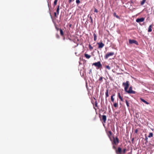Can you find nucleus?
Returning a JSON list of instances; mask_svg holds the SVG:
<instances>
[{
	"mask_svg": "<svg viewBox=\"0 0 154 154\" xmlns=\"http://www.w3.org/2000/svg\"><path fill=\"white\" fill-rule=\"evenodd\" d=\"M94 41H96L97 39V35L96 34L94 33Z\"/></svg>",
	"mask_w": 154,
	"mask_h": 154,
	"instance_id": "nucleus-18",
	"label": "nucleus"
},
{
	"mask_svg": "<svg viewBox=\"0 0 154 154\" xmlns=\"http://www.w3.org/2000/svg\"><path fill=\"white\" fill-rule=\"evenodd\" d=\"M153 133H150L149 134L148 136V137L149 138L153 136Z\"/></svg>",
	"mask_w": 154,
	"mask_h": 154,
	"instance_id": "nucleus-22",
	"label": "nucleus"
},
{
	"mask_svg": "<svg viewBox=\"0 0 154 154\" xmlns=\"http://www.w3.org/2000/svg\"><path fill=\"white\" fill-rule=\"evenodd\" d=\"M113 141L112 142V145L115 144V145H117L119 142V140L117 137H113Z\"/></svg>",
	"mask_w": 154,
	"mask_h": 154,
	"instance_id": "nucleus-1",
	"label": "nucleus"
},
{
	"mask_svg": "<svg viewBox=\"0 0 154 154\" xmlns=\"http://www.w3.org/2000/svg\"><path fill=\"white\" fill-rule=\"evenodd\" d=\"M89 49L91 50L93 49V47L91 46V45L90 44L89 45Z\"/></svg>",
	"mask_w": 154,
	"mask_h": 154,
	"instance_id": "nucleus-25",
	"label": "nucleus"
},
{
	"mask_svg": "<svg viewBox=\"0 0 154 154\" xmlns=\"http://www.w3.org/2000/svg\"><path fill=\"white\" fill-rule=\"evenodd\" d=\"M122 85L124 86L125 91H127L129 85V82L127 81L126 82H123L122 84Z\"/></svg>",
	"mask_w": 154,
	"mask_h": 154,
	"instance_id": "nucleus-2",
	"label": "nucleus"
},
{
	"mask_svg": "<svg viewBox=\"0 0 154 154\" xmlns=\"http://www.w3.org/2000/svg\"><path fill=\"white\" fill-rule=\"evenodd\" d=\"M91 22L92 23H93V19H92V18H91Z\"/></svg>",
	"mask_w": 154,
	"mask_h": 154,
	"instance_id": "nucleus-40",
	"label": "nucleus"
},
{
	"mask_svg": "<svg viewBox=\"0 0 154 154\" xmlns=\"http://www.w3.org/2000/svg\"><path fill=\"white\" fill-rule=\"evenodd\" d=\"M113 106L115 107H117L118 106V104L117 103H115L113 104Z\"/></svg>",
	"mask_w": 154,
	"mask_h": 154,
	"instance_id": "nucleus-28",
	"label": "nucleus"
},
{
	"mask_svg": "<svg viewBox=\"0 0 154 154\" xmlns=\"http://www.w3.org/2000/svg\"><path fill=\"white\" fill-rule=\"evenodd\" d=\"M102 119L104 123H105L106 120V116L103 115Z\"/></svg>",
	"mask_w": 154,
	"mask_h": 154,
	"instance_id": "nucleus-11",
	"label": "nucleus"
},
{
	"mask_svg": "<svg viewBox=\"0 0 154 154\" xmlns=\"http://www.w3.org/2000/svg\"><path fill=\"white\" fill-rule=\"evenodd\" d=\"M56 29H57V30H58V29H58L57 27H56Z\"/></svg>",
	"mask_w": 154,
	"mask_h": 154,
	"instance_id": "nucleus-47",
	"label": "nucleus"
},
{
	"mask_svg": "<svg viewBox=\"0 0 154 154\" xmlns=\"http://www.w3.org/2000/svg\"><path fill=\"white\" fill-rule=\"evenodd\" d=\"M113 15L114 16L116 17L117 18H119V17L117 15H116V12H114L113 13Z\"/></svg>",
	"mask_w": 154,
	"mask_h": 154,
	"instance_id": "nucleus-21",
	"label": "nucleus"
},
{
	"mask_svg": "<svg viewBox=\"0 0 154 154\" xmlns=\"http://www.w3.org/2000/svg\"><path fill=\"white\" fill-rule=\"evenodd\" d=\"M145 140L146 141H147L148 138L147 137H146Z\"/></svg>",
	"mask_w": 154,
	"mask_h": 154,
	"instance_id": "nucleus-39",
	"label": "nucleus"
},
{
	"mask_svg": "<svg viewBox=\"0 0 154 154\" xmlns=\"http://www.w3.org/2000/svg\"><path fill=\"white\" fill-rule=\"evenodd\" d=\"M121 1L122 2V3L123 4L125 2V1L124 2L123 1H122V0H121Z\"/></svg>",
	"mask_w": 154,
	"mask_h": 154,
	"instance_id": "nucleus-44",
	"label": "nucleus"
},
{
	"mask_svg": "<svg viewBox=\"0 0 154 154\" xmlns=\"http://www.w3.org/2000/svg\"><path fill=\"white\" fill-rule=\"evenodd\" d=\"M97 44L98 45V48H101L104 46V45L102 42L97 43Z\"/></svg>",
	"mask_w": 154,
	"mask_h": 154,
	"instance_id": "nucleus-8",
	"label": "nucleus"
},
{
	"mask_svg": "<svg viewBox=\"0 0 154 154\" xmlns=\"http://www.w3.org/2000/svg\"><path fill=\"white\" fill-rule=\"evenodd\" d=\"M73 1H74V0H69V2L70 3L71 2Z\"/></svg>",
	"mask_w": 154,
	"mask_h": 154,
	"instance_id": "nucleus-38",
	"label": "nucleus"
},
{
	"mask_svg": "<svg viewBox=\"0 0 154 154\" xmlns=\"http://www.w3.org/2000/svg\"><path fill=\"white\" fill-rule=\"evenodd\" d=\"M138 132V130H137V129H136L135 131V133L137 134V133Z\"/></svg>",
	"mask_w": 154,
	"mask_h": 154,
	"instance_id": "nucleus-36",
	"label": "nucleus"
},
{
	"mask_svg": "<svg viewBox=\"0 0 154 154\" xmlns=\"http://www.w3.org/2000/svg\"><path fill=\"white\" fill-rule=\"evenodd\" d=\"M114 54L113 52H109L107 53L104 56L105 59H107L109 56H113Z\"/></svg>",
	"mask_w": 154,
	"mask_h": 154,
	"instance_id": "nucleus-5",
	"label": "nucleus"
},
{
	"mask_svg": "<svg viewBox=\"0 0 154 154\" xmlns=\"http://www.w3.org/2000/svg\"><path fill=\"white\" fill-rule=\"evenodd\" d=\"M118 97L122 101H123V99L122 97L120 96V94L119 93H118Z\"/></svg>",
	"mask_w": 154,
	"mask_h": 154,
	"instance_id": "nucleus-20",
	"label": "nucleus"
},
{
	"mask_svg": "<svg viewBox=\"0 0 154 154\" xmlns=\"http://www.w3.org/2000/svg\"><path fill=\"white\" fill-rule=\"evenodd\" d=\"M153 26V24H152V25H149V27L148 28V32H152V28Z\"/></svg>",
	"mask_w": 154,
	"mask_h": 154,
	"instance_id": "nucleus-12",
	"label": "nucleus"
},
{
	"mask_svg": "<svg viewBox=\"0 0 154 154\" xmlns=\"http://www.w3.org/2000/svg\"><path fill=\"white\" fill-rule=\"evenodd\" d=\"M129 43L131 44H135L137 45H138V42L136 40H131L130 39L129 40Z\"/></svg>",
	"mask_w": 154,
	"mask_h": 154,
	"instance_id": "nucleus-6",
	"label": "nucleus"
},
{
	"mask_svg": "<svg viewBox=\"0 0 154 154\" xmlns=\"http://www.w3.org/2000/svg\"><path fill=\"white\" fill-rule=\"evenodd\" d=\"M106 98L109 97V90L107 89L106 90Z\"/></svg>",
	"mask_w": 154,
	"mask_h": 154,
	"instance_id": "nucleus-16",
	"label": "nucleus"
},
{
	"mask_svg": "<svg viewBox=\"0 0 154 154\" xmlns=\"http://www.w3.org/2000/svg\"><path fill=\"white\" fill-rule=\"evenodd\" d=\"M132 88L131 86L130 87L129 90L125 91L127 92L128 94H135L136 93V92L134 91H133L132 90Z\"/></svg>",
	"mask_w": 154,
	"mask_h": 154,
	"instance_id": "nucleus-4",
	"label": "nucleus"
},
{
	"mask_svg": "<svg viewBox=\"0 0 154 154\" xmlns=\"http://www.w3.org/2000/svg\"><path fill=\"white\" fill-rule=\"evenodd\" d=\"M104 122H103V125L104 126H105V124H104Z\"/></svg>",
	"mask_w": 154,
	"mask_h": 154,
	"instance_id": "nucleus-46",
	"label": "nucleus"
},
{
	"mask_svg": "<svg viewBox=\"0 0 154 154\" xmlns=\"http://www.w3.org/2000/svg\"><path fill=\"white\" fill-rule=\"evenodd\" d=\"M130 2H131V3H132V4H133L134 3L133 2V1H131Z\"/></svg>",
	"mask_w": 154,
	"mask_h": 154,
	"instance_id": "nucleus-41",
	"label": "nucleus"
},
{
	"mask_svg": "<svg viewBox=\"0 0 154 154\" xmlns=\"http://www.w3.org/2000/svg\"><path fill=\"white\" fill-rule=\"evenodd\" d=\"M106 131L108 136L110 138V140H111L110 137L112 135V132L111 131H107L106 130Z\"/></svg>",
	"mask_w": 154,
	"mask_h": 154,
	"instance_id": "nucleus-10",
	"label": "nucleus"
},
{
	"mask_svg": "<svg viewBox=\"0 0 154 154\" xmlns=\"http://www.w3.org/2000/svg\"><path fill=\"white\" fill-rule=\"evenodd\" d=\"M58 0H54V4H53V6L55 7L57 3Z\"/></svg>",
	"mask_w": 154,
	"mask_h": 154,
	"instance_id": "nucleus-17",
	"label": "nucleus"
},
{
	"mask_svg": "<svg viewBox=\"0 0 154 154\" xmlns=\"http://www.w3.org/2000/svg\"><path fill=\"white\" fill-rule=\"evenodd\" d=\"M85 57L88 59L90 58L91 57V55H88V54L86 53H85L84 54Z\"/></svg>",
	"mask_w": 154,
	"mask_h": 154,
	"instance_id": "nucleus-13",
	"label": "nucleus"
},
{
	"mask_svg": "<svg viewBox=\"0 0 154 154\" xmlns=\"http://www.w3.org/2000/svg\"><path fill=\"white\" fill-rule=\"evenodd\" d=\"M126 149H125V148L123 150V153L124 154L125 153V152H126Z\"/></svg>",
	"mask_w": 154,
	"mask_h": 154,
	"instance_id": "nucleus-32",
	"label": "nucleus"
},
{
	"mask_svg": "<svg viewBox=\"0 0 154 154\" xmlns=\"http://www.w3.org/2000/svg\"><path fill=\"white\" fill-rule=\"evenodd\" d=\"M113 146H112V148L114 149H115V152H116V151H117V150L118 149H118H116V147L114 145H113Z\"/></svg>",
	"mask_w": 154,
	"mask_h": 154,
	"instance_id": "nucleus-19",
	"label": "nucleus"
},
{
	"mask_svg": "<svg viewBox=\"0 0 154 154\" xmlns=\"http://www.w3.org/2000/svg\"><path fill=\"white\" fill-rule=\"evenodd\" d=\"M144 20V18L143 17H142L140 18H137L136 20V21L137 23L142 22Z\"/></svg>",
	"mask_w": 154,
	"mask_h": 154,
	"instance_id": "nucleus-9",
	"label": "nucleus"
},
{
	"mask_svg": "<svg viewBox=\"0 0 154 154\" xmlns=\"http://www.w3.org/2000/svg\"><path fill=\"white\" fill-rule=\"evenodd\" d=\"M72 26V24H70L69 25V26L70 27H71V26Z\"/></svg>",
	"mask_w": 154,
	"mask_h": 154,
	"instance_id": "nucleus-43",
	"label": "nucleus"
},
{
	"mask_svg": "<svg viewBox=\"0 0 154 154\" xmlns=\"http://www.w3.org/2000/svg\"><path fill=\"white\" fill-rule=\"evenodd\" d=\"M54 15L55 17H56L57 16V15H58V14H57V13L54 12Z\"/></svg>",
	"mask_w": 154,
	"mask_h": 154,
	"instance_id": "nucleus-35",
	"label": "nucleus"
},
{
	"mask_svg": "<svg viewBox=\"0 0 154 154\" xmlns=\"http://www.w3.org/2000/svg\"><path fill=\"white\" fill-rule=\"evenodd\" d=\"M60 34L61 35L63 36V31L61 29H60Z\"/></svg>",
	"mask_w": 154,
	"mask_h": 154,
	"instance_id": "nucleus-26",
	"label": "nucleus"
},
{
	"mask_svg": "<svg viewBox=\"0 0 154 154\" xmlns=\"http://www.w3.org/2000/svg\"><path fill=\"white\" fill-rule=\"evenodd\" d=\"M106 68L108 69L109 70H110V67L109 66H105Z\"/></svg>",
	"mask_w": 154,
	"mask_h": 154,
	"instance_id": "nucleus-30",
	"label": "nucleus"
},
{
	"mask_svg": "<svg viewBox=\"0 0 154 154\" xmlns=\"http://www.w3.org/2000/svg\"><path fill=\"white\" fill-rule=\"evenodd\" d=\"M59 5H58L57 10V14H59Z\"/></svg>",
	"mask_w": 154,
	"mask_h": 154,
	"instance_id": "nucleus-23",
	"label": "nucleus"
},
{
	"mask_svg": "<svg viewBox=\"0 0 154 154\" xmlns=\"http://www.w3.org/2000/svg\"><path fill=\"white\" fill-rule=\"evenodd\" d=\"M90 18L91 19V18H92V17H90Z\"/></svg>",
	"mask_w": 154,
	"mask_h": 154,
	"instance_id": "nucleus-48",
	"label": "nucleus"
},
{
	"mask_svg": "<svg viewBox=\"0 0 154 154\" xmlns=\"http://www.w3.org/2000/svg\"><path fill=\"white\" fill-rule=\"evenodd\" d=\"M56 36L57 37V38H59V35H58L57 34H56Z\"/></svg>",
	"mask_w": 154,
	"mask_h": 154,
	"instance_id": "nucleus-37",
	"label": "nucleus"
},
{
	"mask_svg": "<svg viewBox=\"0 0 154 154\" xmlns=\"http://www.w3.org/2000/svg\"><path fill=\"white\" fill-rule=\"evenodd\" d=\"M122 148L120 147H118V149L116 151V154H122ZM131 152H129L128 154H131Z\"/></svg>",
	"mask_w": 154,
	"mask_h": 154,
	"instance_id": "nucleus-7",
	"label": "nucleus"
},
{
	"mask_svg": "<svg viewBox=\"0 0 154 154\" xmlns=\"http://www.w3.org/2000/svg\"><path fill=\"white\" fill-rule=\"evenodd\" d=\"M125 102L126 103V104L127 105V106L128 107L129 106V103L128 101L127 100H125Z\"/></svg>",
	"mask_w": 154,
	"mask_h": 154,
	"instance_id": "nucleus-29",
	"label": "nucleus"
},
{
	"mask_svg": "<svg viewBox=\"0 0 154 154\" xmlns=\"http://www.w3.org/2000/svg\"><path fill=\"white\" fill-rule=\"evenodd\" d=\"M76 3L77 4H79L80 3V0H76Z\"/></svg>",
	"mask_w": 154,
	"mask_h": 154,
	"instance_id": "nucleus-34",
	"label": "nucleus"
},
{
	"mask_svg": "<svg viewBox=\"0 0 154 154\" xmlns=\"http://www.w3.org/2000/svg\"><path fill=\"white\" fill-rule=\"evenodd\" d=\"M90 71V72H91L92 70L91 69H90L89 70Z\"/></svg>",
	"mask_w": 154,
	"mask_h": 154,
	"instance_id": "nucleus-42",
	"label": "nucleus"
},
{
	"mask_svg": "<svg viewBox=\"0 0 154 154\" xmlns=\"http://www.w3.org/2000/svg\"><path fill=\"white\" fill-rule=\"evenodd\" d=\"M146 0H143L142 1V2H141V5H143L144 4L145 2H146Z\"/></svg>",
	"mask_w": 154,
	"mask_h": 154,
	"instance_id": "nucleus-24",
	"label": "nucleus"
},
{
	"mask_svg": "<svg viewBox=\"0 0 154 154\" xmlns=\"http://www.w3.org/2000/svg\"><path fill=\"white\" fill-rule=\"evenodd\" d=\"M134 138H133V139H132V141H133V140H134Z\"/></svg>",
	"mask_w": 154,
	"mask_h": 154,
	"instance_id": "nucleus-45",
	"label": "nucleus"
},
{
	"mask_svg": "<svg viewBox=\"0 0 154 154\" xmlns=\"http://www.w3.org/2000/svg\"><path fill=\"white\" fill-rule=\"evenodd\" d=\"M94 105L96 107H98L97 106V100H96L95 102Z\"/></svg>",
	"mask_w": 154,
	"mask_h": 154,
	"instance_id": "nucleus-27",
	"label": "nucleus"
},
{
	"mask_svg": "<svg viewBox=\"0 0 154 154\" xmlns=\"http://www.w3.org/2000/svg\"><path fill=\"white\" fill-rule=\"evenodd\" d=\"M115 96V94H113L111 97V100L112 102H114V99L113 98V97Z\"/></svg>",
	"mask_w": 154,
	"mask_h": 154,
	"instance_id": "nucleus-15",
	"label": "nucleus"
},
{
	"mask_svg": "<svg viewBox=\"0 0 154 154\" xmlns=\"http://www.w3.org/2000/svg\"><path fill=\"white\" fill-rule=\"evenodd\" d=\"M103 79V77H100V78L99 79V80L101 82H102L103 81V80H102Z\"/></svg>",
	"mask_w": 154,
	"mask_h": 154,
	"instance_id": "nucleus-31",
	"label": "nucleus"
},
{
	"mask_svg": "<svg viewBox=\"0 0 154 154\" xmlns=\"http://www.w3.org/2000/svg\"><path fill=\"white\" fill-rule=\"evenodd\" d=\"M140 99L144 103L146 104H149V103L147 102L145 100H144L142 98H140Z\"/></svg>",
	"mask_w": 154,
	"mask_h": 154,
	"instance_id": "nucleus-14",
	"label": "nucleus"
},
{
	"mask_svg": "<svg viewBox=\"0 0 154 154\" xmlns=\"http://www.w3.org/2000/svg\"><path fill=\"white\" fill-rule=\"evenodd\" d=\"M94 12H96V13H97L98 12V10L96 8H94Z\"/></svg>",
	"mask_w": 154,
	"mask_h": 154,
	"instance_id": "nucleus-33",
	"label": "nucleus"
},
{
	"mask_svg": "<svg viewBox=\"0 0 154 154\" xmlns=\"http://www.w3.org/2000/svg\"><path fill=\"white\" fill-rule=\"evenodd\" d=\"M93 65H94L96 67H97L98 69L100 68L102 66V65L101 64L100 62L99 61L97 62L94 63L93 64Z\"/></svg>",
	"mask_w": 154,
	"mask_h": 154,
	"instance_id": "nucleus-3",
	"label": "nucleus"
}]
</instances>
